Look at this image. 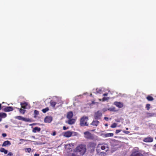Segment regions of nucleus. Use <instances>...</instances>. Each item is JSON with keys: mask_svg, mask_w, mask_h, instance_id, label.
Segmentation results:
<instances>
[{"mask_svg": "<svg viewBox=\"0 0 156 156\" xmlns=\"http://www.w3.org/2000/svg\"><path fill=\"white\" fill-rule=\"evenodd\" d=\"M108 146L107 144L106 143H102L98 144L97 147L96 151L98 154L102 155L106 154L105 152H101V149L102 150H105L107 151L108 150Z\"/></svg>", "mask_w": 156, "mask_h": 156, "instance_id": "f257e3e1", "label": "nucleus"}, {"mask_svg": "<svg viewBox=\"0 0 156 156\" xmlns=\"http://www.w3.org/2000/svg\"><path fill=\"white\" fill-rule=\"evenodd\" d=\"M76 152H78L80 155H83L86 151L85 146L83 145H80L78 146L76 148Z\"/></svg>", "mask_w": 156, "mask_h": 156, "instance_id": "f03ea898", "label": "nucleus"}, {"mask_svg": "<svg viewBox=\"0 0 156 156\" xmlns=\"http://www.w3.org/2000/svg\"><path fill=\"white\" fill-rule=\"evenodd\" d=\"M96 145V143L94 142H91L88 143L87 145V147L90 153H93L94 151Z\"/></svg>", "mask_w": 156, "mask_h": 156, "instance_id": "7ed1b4c3", "label": "nucleus"}, {"mask_svg": "<svg viewBox=\"0 0 156 156\" xmlns=\"http://www.w3.org/2000/svg\"><path fill=\"white\" fill-rule=\"evenodd\" d=\"M88 120V118L87 117L83 116L80 119V125L81 126H88V125L87 121Z\"/></svg>", "mask_w": 156, "mask_h": 156, "instance_id": "20e7f679", "label": "nucleus"}, {"mask_svg": "<svg viewBox=\"0 0 156 156\" xmlns=\"http://www.w3.org/2000/svg\"><path fill=\"white\" fill-rule=\"evenodd\" d=\"M84 134L85 135V137L87 139L93 140L94 138V137L93 135L89 132H84Z\"/></svg>", "mask_w": 156, "mask_h": 156, "instance_id": "39448f33", "label": "nucleus"}, {"mask_svg": "<svg viewBox=\"0 0 156 156\" xmlns=\"http://www.w3.org/2000/svg\"><path fill=\"white\" fill-rule=\"evenodd\" d=\"M102 114L101 112L100 111H98L94 113V119L96 120L100 119Z\"/></svg>", "mask_w": 156, "mask_h": 156, "instance_id": "423d86ee", "label": "nucleus"}, {"mask_svg": "<svg viewBox=\"0 0 156 156\" xmlns=\"http://www.w3.org/2000/svg\"><path fill=\"white\" fill-rule=\"evenodd\" d=\"M15 118L19 120H22L25 122H29L30 121V119H29L20 116H16Z\"/></svg>", "mask_w": 156, "mask_h": 156, "instance_id": "0eeeda50", "label": "nucleus"}, {"mask_svg": "<svg viewBox=\"0 0 156 156\" xmlns=\"http://www.w3.org/2000/svg\"><path fill=\"white\" fill-rule=\"evenodd\" d=\"M52 117L51 116H46L44 119V122L46 123H50L52 121Z\"/></svg>", "mask_w": 156, "mask_h": 156, "instance_id": "6e6552de", "label": "nucleus"}, {"mask_svg": "<svg viewBox=\"0 0 156 156\" xmlns=\"http://www.w3.org/2000/svg\"><path fill=\"white\" fill-rule=\"evenodd\" d=\"M114 105L119 108H122L123 106V103L120 102L115 101L114 103Z\"/></svg>", "mask_w": 156, "mask_h": 156, "instance_id": "1a4fd4ad", "label": "nucleus"}, {"mask_svg": "<svg viewBox=\"0 0 156 156\" xmlns=\"http://www.w3.org/2000/svg\"><path fill=\"white\" fill-rule=\"evenodd\" d=\"M130 156H143V155L137 151L133 152Z\"/></svg>", "mask_w": 156, "mask_h": 156, "instance_id": "9d476101", "label": "nucleus"}, {"mask_svg": "<svg viewBox=\"0 0 156 156\" xmlns=\"http://www.w3.org/2000/svg\"><path fill=\"white\" fill-rule=\"evenodd\" d=\"M153 141V138L151 137H147L144 138L143 140L144 142H152Z\"/></svg>", "mask_w": 156, "mask_h": 156, "instance_id": "9b49d317", "label": "nucleus"}, {"mask_svg": "<svg viewBox=\"0 0 156 156\" xmlns=\"http://www.w3.org/2000/svg\"><path fill=\"white\" fill-rule=\"evenodd\" d=\"M13 108L11 106L6 107L5 108L3 109V110L5 112H9L12 111H13Z\"/></svg>", "mask_w": 156, "mask_h": 156, "instance_id": "f8f14e48", "label": "nucleus"}, {"mask_svg": "<svg viewBox=\"0 0 156 156\" xmlns=\"http://www.w3.org/2000/svg\"><path fill=\"white\" fill-rule=\"evenodd\" d=\"M73 116V113L72 111H70L67 113L66 117L68 119H71Z\"/></svg>", "mask_w": 156, "mask_h": 156, "instance_id": "ddd939ff", "label": "nucleus"}, {"mask_svg": "<svg viewBox=\"0 0 156 156\" xmlns=\"http://www.w3.org/2000/svg\"><path fill=\"white\" fill-rule=\"evenodd\" d=\"M73 133L69 131H68L65 132L64 136L66 137H69L71 136Z\"/></svg>", "mask_w": 156, "mask_h": 156, "instance_id": "4468645a", "label": "nucleus"}, {"mask_svg": "<svg viewBox=\"0 0 156 156\" xmlns=\"http://www.w3.org/2000/svg\"><path fill=\"white\" fill-rule=\"evenodd\" d=\"M99 123L100 122L98 121L93 120L92 122L90 124V125L94 126H97L98 125Z\"/></svg>", "mask_w": 156, "mask_h": 156, "instance_id": "2eb2a0df", "label": "nucleus"}, {"mask_svg": "<svg viewBox=\"0 0 156 156\" xmlns=\"http://www.w3.org/2000/svg\"><path fill=\"white\" fill-rule=\"evenodd\" d=\"M146 114L147 118L152 117L154 116L155 115V114L154 113H150L147 112L146 113Z\"/></svg>", "mask_w": 156, "mask_h": 156, "instance_id": "dca6fc26", "label": "nucleus"}, {"mask_svg": "<svg viewBox=\"0 0 156 156\" xmlns=\"http://www.w3.org/2000/svg\"><path fill=\"white\" fill-rule=\"evenodd\" d=\"M10 145H11L10 142L8 140H6V141H4L3 142L2 146V147H6L7 146H9Z\"/></svg>", "mask_w": 156, "mask_h": 156, "instance_id": "f3484780", "label": "nucleus"}, {"mask_svg": "<svg viewBox=\"0 0 156 156\" xmlns=\"http://www.w3.org/2000/svg\"><path fill=\"white\" fill-rule=\"evenodd\" d=\"M20 105H21V108L25 109L26 108V107L28 105L27 103L26 102H24L23 103H21Z\"/></svg>", "mask_w": 156, "mask_h": 156, "instance_id": "a211bd4d", "label": "nucleus"}, {"mask_svg": "<svg viewBox=\"0 0 156 156\" xmlns=\"http://www.w3.org/2000/svg\"><path fill=\"white\" fill-rule=\"evenodd\" d=\"M68 123L70 125H72L75 122V120L73 119H69Z\"/></svg>", "mask_w": 156, "mask_h": 156, "instance_id": "6ab92c4d", "label": "nucleus"}, {"mask_svg": "<svg viewBox=\"0 0 156 156\" xmlns=\"http://www.w3.org/2000/svg\"><path fill=\"white\" fill-rule=\"evenodd\" d=\"M41 131V128L37 127H35L33 130V132L34 133H36L37 132H39Z\"/></svg>", "mask_w": 156, "mask_h": 156, "instance_id": "aec40b11", "label": "nucleus"}, {"mask_svg": "<svg viewBox=\"0 0 156 156\" xmlns=\"http://www.w3.org/2000/svg\"><path fill=\"white\" fill-rule=\"evenodd\" d=\"M7 116V114L3 112H0V118H5Z\"/></svg>", "mask_w": 156, "mask_h": 156, "instance_id": "412c9836", "label": "nucleus"}, {"mask_svg": "<svg viewBox=\"0 0 156 156\" xmlns=\"http://www.w3.org/2000/svg\"><path fill=\"white\" fill-rule=\"evenodd\" d=\"M146 99L148 101H152L154 100V98L151 96L148 95L146 97Z\"/></svg>", "mask_w": 156, "mask_h": 156, "instance_id": "4be33fe9", "label": "nucleus"}, {"mask_svg": "<svg viewBox=\"0 0 156 156\" xmlns=\"http://www.w3.org/2000/svg\"><path fill=\"white\" fill-rule=\"evenodd\" d=\"M114 134L112 133H107L106 134H105L104 135L105 136V137H109L113 136Z\"/></svg>", "mask_w": 156, "mask_h": 156, "instance_id": "5701e85b", "label": "nucleus"}, {"mask_svg": "<svg viewBox=\"0 0 156 156\" xmlns=\"http://www.w3.org/2000/svg\"><path fill=\"white\" fill-rule=\"evenodd\" d=\"M0 151L2 152H4L5 154H7L8 153V151L3 148H0Z\"/></svg>", "mask_w": 156, "mask_h": 156, "instance_id": "b1692460", "label": "nucleus"}, {"mask_svg": "<svg viewBox=\"0 0 156 156\" xmlns=\"http://www.w3.org/2000/svg\"><path fill=\"white\" fill-rule=\"evenodd\" d=\"M50 103L51 106L54 107L57 103L56 102L53 101L52 100H51L50 102Z\"/></svg>", "mask_w": 156, "mask_h": 156, "instance_id": "393cba45", "label": "nucleus"}, {"mask_svg": "<svg viewBox=\"0 0 156 156\" xmlns=\"http://www.w3.org/2000/svg\"><path fill=\"white\" fill-rule=\"evenodd\" d=\"M17 109H18L20 112L23 114H24L26 112V110L24 109H22L21 108H17Z\"/></svg>", "mask_w": 156, "mask_h": 156, "instance_id": "a878e982", "label": "nucleus"}, {"mask_svg": "<svg viewBox=\"0 0 156 156\" xmlns=\"http://www.w3.org/2000/svg\"><path fill=\"white\" fill-rule=\"evenodd\" d=\"M39 112L37 110H35L34 113V117H36L37 115L39 114Z\"/></svg>", "mask_w": 156, "mask_h": 156, "instance_id": "bb28decb", "label": "nucleus"}, {"mask_svg": "<svg viewBox=\"0 0 156 156\" xmlns=\"http://www.w3.org/2000/svg\"><path fill=\"white\" fill-rule=\"evenodd\" d=\"M108 110L110 111L116 112L117 110H116V108L115 107L110 108L108 109Z\"/></svg>", "mask_w": 156, "mask_h": 156, "instance_id": "cd10ccee", "label": "nucleus"}, {"mask_svg": "<svg viewBox=\"0 0 156 156\" xmlns=\"http://www.w3.org/2000/svg\"><path fill=\"white\" fill-rule=\"evenodd\" d=\"M72 156H81L80 154L77 152H76L75 153H73L72 154Z\"/></svg>", "mask_w": 156, "mask_h": 156, "instance_id": "c85d7f7f", "label": "nucleus"}, {"mask_svg": "<svg viewBox=\"0 0 156 156\" xmlns=\"http://www.w3.org/2000/svg\"><path fill=\"white\" fill-rule=\"evenodd\" d=\"M49 110V108L48 107H47L44 109H43L42 111L43 113H45L47 112Z\"/></svg>", "mask_w": 156, "mask_h": 156, "instance_id": "c756f323", "label": "nucleus"}, {"mask_svg": "<svg viewBox=\"0 0 156 156\" xmlns=\"http://www.w3.org/2000/svg\"><path fill=\"white\" fill-rule=\"evenodd\" d=\"M31 149L30 148H26L25 149V151L26 152L30 153L31 151Z\"/></svg>", "mask_w": 156, "mask_h": 156, "instance_id": "7c9ffc66", "label": "nucleus"}, {"mask_svg": "<svg viewBox=\"0 0 156 156\" xmlns=\"http://www.w3.org/2000/svg\"><path fill=\"white\" fill-rule=\"evenodd\" d=\"M117 124L115 123H114L111 126V127L112 128H115L117 126Z\"/></svg>", "mask_w": 156, "mask_h": 156, "instance_id": "2f4dec72", "label": "nucleus"}, {"mask_svg": "<svg viewBox=\"0 0 156 156\" xmlns=\"http://www.w3.org/2000/svg\"><path fill=\"white\" fill-rule=\"evenodd\" d=\"M150 104H146V108L147 110H149V109L150 108Z\"/></svg>", "mask_w": 156, "mask_h": 156, "instance_id": "473e14b6", "label": "nucleus"}, {"mask_svg": "<svg viewBox=\"0 0 156 156\" xmlns=\"http://www.w3.org/2000/svg\"><path fill=\"white\" fill-rule=\"evenodd\" d=\"M109 99V98H106L105 97H104L102 98V101H105Z\"/></svg>", "mask_w": 156, "mask_h": 156, "instance_id": "72a5a7b5", "label": "nucleus"}, {"mask_svg": "<svg viewBox=\"0 0 156 156\" xmlns=\"http://www.w3.org/2000/svg\"><path fill=\"white\" fill-rule=\"evenodd\" d=\"M121 129H117L115 131V133L118 134L122 131Z\"/></svg>", "mask_w": 156, "mask_h": 156, "instance_id": "f704fd0d", "label": "nucleus"}, {"mask_svg": "<svg viewBox=\"0 0 156 156\" xmlns=\"http://www.w3.org/2000/svg\"><path fill=\"white\" fill-rule=\"evenodd\" d=\"M7 155L9 156H13V153L11 152H9L8 153Z\"/></svg>", "mask_w": 156, "mask_h": 156, "instance_id": "c9c22d12", "label": "nucleus"}, {"mask_svg": "<svg viewBox=\"0 0 156 156\" xmlns=\"http://www.w3.org/2000/svg\"><path fill=\"white\" fill-rule=\"evenodd\" d=\"M123 132L125 133L126 134H128L129 133V131H126V130L123 131Z\"/></svg>", "mask_w": 156, "mask_h": 156, "instance_id": "e433bc0d", "label": "nucleus"}, {"mask_svg": "<svg viewBox=\"0 0 156 156\" xmlns=\"http://www.w3.org/2000/svg\"><path fill=\"white\" fill-rule=\"evenodd\" d=\"M56 134V132L55 131H54L51 134V135L53 136H55Z\"/></svg>", "mask_w": 156, "mask_h": 156, "instance_id": "4c0bfd02", "label": "nucleus"}, {"mask_svg": "<svg viewBox=\"0 0 156 156\" xmlns=\"http://www.w3.org/2000/svg\"><path fill=\"white\" fill-rule=\"evenodd\" d=\"M2 135L3 137H5L6 136L7 134L6 133H3L2 134Z\"/></svg>", "mask_w": 156, "mask_h": 156, "instance_id": "58836bf2", "label": "nucleus"}, {"mask_svg": "<svg viewBox=\"0 0 156 156\" xmlns=\"http://www.w3.org/2000/svg\"><path fill=\"white\" fill-rule=\"evenodd\" d=\"M104 119L106 121H108V118L107 117H104Z\"/></svg>", "mask_w": 156, "mask_h": 156, "instance_id": "ea45409f", "label": "nucleus"}, {"mask_svg": "<svg viewBox=\"0 0 156 156\" xmlns=\"http://www.w3.org/2000/svg\"><path fill=\"white\" fill-rule=\"evenodd\" d=\"M108 93H105L104 94H103V95L104 96H107L108 95Z\"/></svg>", "mask_w": 156, "mask_h": 156, "instance_id": "a19ab883", "label": "nucleus"}, {"mask_svg": "<svg viewBox=\"0 0 156 156\" xmlns=\"http://www.w3.org/2000/svg\"><path fill=\"white\" fill-rule=\"evenodd\" d=\"M67 128L65 126H64L63 127V129L64 130H66V129H67Z\"/></svg>", "mask_w": 156, "mask_h": 156, "instance_id": "79ce46f5", "label": "nucleus"}, {"mask_svg": "<svg viewBox=\"0 0 156 156\" xmlns=\"http://www.w3.org/2000/svg\"><path fill=\"white\" fill-rule=\"evenodd\" d=\"M39 154H35L34 155V156H39Z\"/></svg>", "mask_w": 156, "mask_h": 156, "instance_id": "37998d69", "label": "nucleus"}, {"mask_svg": "<svg viewBox=\"0 0 156 156\" xmlns=\"http://www.w3.org/2000/svg\"><path fill=\"white\" fill-rule=\"evenodd\" d=\"M20 141H26L27 140H24V139H20Z\"/></svg>", "mask_w": 156, "mask_h": 156, "instance_id": "c03bdc74", "label": "nucleus"}, {"mask_svg": "<svg viewBox=\"0 0 156 156\" xmlns=\"http://www.w3.org/2000/svg\"><path fill=\"white\" fill-rule=\"evenodd\" d=\"M8 126L7 125H6L5 126V127L6 128H8Z\"/></svg>", "mask_w": 156, "mask_h": 156, "instance_id": "a18cd8bd", "label": "nucleus"}, {"mask_svg": "<svg viewBox=\"0 0 156 156\" xmlns=\"http://www.w3.org/2000/svg\"><path fill=\"white\" fill-rule=\"evenodd\" d=\"M2 107V105L1 104H0V110L1 109Z\"/></svg>", "mask_w": 156, "mask_h": 156, "instance_id": "49530a36", "label": "nucleus"}, {"mask_svg": "<svg viewBox=\"0 0 156 156\" xmlns=\"http://www.w3.org/2000/svg\"><path fill=\"white\" fill-rule=\"evenodd\" d=\"M108 126V124H105V126Z\"/></svg>", "mask_w": 156, "mask_h": 156, "instance_id": "de8ad7c7", "label": "nucleus"}, {"mask_svg": "<svg viewBox=\"0 0 156 156\" xmlns=\"http://www.w3.org/2000/svg\"><path fill=\"white\" fill-rule=\"evenodd\" d=\"M2 121V119L1 118H0V122Z\"/></svg>", "mask_w": 156, "mask_h": 156, "instance_id": "09e8293b", "label": "nucleus"}, {"mask_svg": "<svg viewBox=\"0 0 156 156\" xmlns=\"http://www.w3.org/2000/svg\"><path fill=\"white\" fill-rule=\"evenodd\" d=\"M126 130H128V128H126Z\"/></svg>", "mask_w": 156, "mask_h": 156, "instance_id": "8fccbe9b", "label": "nucleus"}, {"mask_svg": "<svg viewBox=\"0 0 156 156\" xmlns=\"http://www.w3.org/2000/svg\"><path fill=\"white\" fill-rule=\"evenodd\" d=\"M101 91V90H99V91Z\"/></svg>", "mask_w": 156, "mask_h": 156, "instance_id": "3c124183", "label": "nucleus"}, {"mask_svg": "<svg viewBox=\"0 0 156 156\" xmlns=\"http://www.w3.org/2000/svg\"><path fill=\"white\" fill-rule=\"evenodd\" d=\"M96 90H97V89H96ZM97 92H98V91H97Z\"/></svg>", "mask_w": 156, "mask_h": 156, "instance_id": "603ef678", "label": "nucleus"}, {"mask_svg": "<svg viewBox=\"0 0 156 156\" xmlns=\"http://www.w3.org/2000/svg\"><path fill=\"white\" fill-rule=\"evenodd\" d=\"M155 139L156 140V137L155 138Z\"/></svg>", "mask_w": 156, "mask_h": 156, "instance_id": "864d4df0", "label": "nucleus"}, {"mask_svg": "<svg viewBox=\"0 0 156 156\" xmlns=\"http://www.w3.org/2000/svg\"><path fill=\"white\" fill-rule=\"evenodd\" d=\"M155 146L156 147V144H155Z\"/></svg>", "mask_w": 156, "mask_h": 156, "instance_id": "5fc2aeb1", "label": "nucleus"}]
</instances>
